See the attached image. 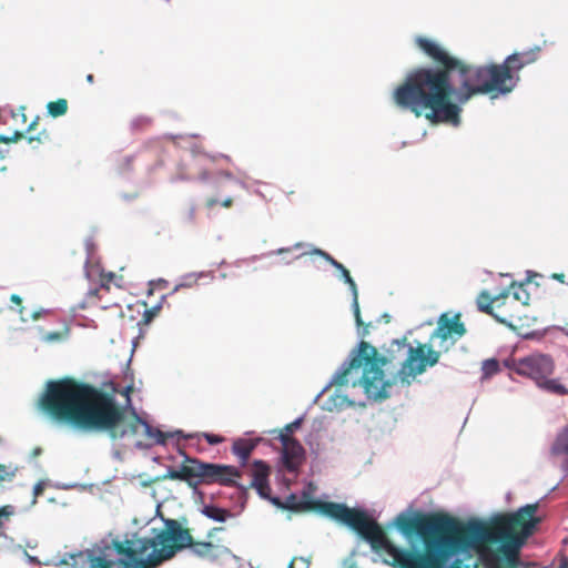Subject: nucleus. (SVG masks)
<instances>
[{
	"mask_svg": "<svg viewBox=\"0 0 568 568\" xmlns=\"http://www.w3.org/2000/svg\"><path fill=\"white\" fill-rule=\"evenodd\" d=\"M305 508L347 526L368 541L373 550L387 552L392 560L385 562L394 568H468L462 559H455L449 567L446 562L454 555L485 546H497L486 557L487 568H517L521 547L542 520L537 516L538 503L497 515L486 524L464 525L443 513H416L413 517L400 513L394 524L403 535L422 538L425 550L418 551L393 545L382 526L365 510L323 500L310 501Z\"/></svg>",
	"mask_w": 568,
	"mask_h": 568,
	"instance_id": "nucleus-1",
	"label": "nucleus"
},
{
	"mask_svg": "<svg viewBox=\"0 0 568 568\" xmlns=\"http://www.w3.org/2000/svg\"><path fill=\"white\" fill-rule=\"evenodd\" d=\"M417 47L436 64L418 67L407 73L394 90L392 98L400 110L416 118L425 116L432 123H460L462 105L473 97L510 93L515 79L501 64H467L453 57L436 41L417 37Z\"/></svg>",
	"mask_w": 568,
	"mask_h": 568,
	"instance_id": "nucleus-2",
	"label": "nucleus"
},
{
	"mask_svg": "<svg viewBox=\"0 0 568 568\" xmlns=\"http://www.w3.org/2000/svg\"><path fill=\"white\" fill-rule=\"evenodd\" d=\"M190 548L205 559H216L227 548L220 542L195 541L189 528L176 519H166L164 527L153 537L112 540L85 551L70 555L74 568H156L179 551Z\"/></svg>",
	"mask_w": 568,
	"mask_h": 568,
	"instance_id": "nucleus-3",
	"label": "nucleus"
},
{
	"mask_svg": "<svg viewBox=\"0 0 568 568\" xmlns=\"http://www.w3.org/2000/svg\"><path fill=\"white\" fill-rule=\"evenodd\" d=\"M404 355L406 358L402 363L398 375L403 382H406L409 377L424 373L428 366L436 365L440 351H434L424 344L413 347L404 337L392 341L387 355L382 356L376 347L361 341L357 348L353 351L349 362L335 374L333 384L344 386L351 383L353 387H363L371 399H385L389 396L387 389L392 383L385 379L383 366Z\"/></svg>",
	"mask_w": 568,
	"mask_h": 568,
	"instance_id": "nucleus-4",
	"label": "nucleus"
},
{
	"mask_svg": "<svg viewBox=\"0 0 568 568\" xmlns=\"http://www.w3.org/2000/svg\"><path fill=\"white\" fill-rule=\"evenodd\" d=\"M39 407L52 419L81 429L105 432L110 437L123 434L116 430L122 413L114 396L71 377L49 382Z\"/></svg>",
	"mask_w": 568,
	"mask_h": 568,
	"instance_id": "nucleus-5",
	"label": "nucleus"
},
{
	"mask_svg": "<svg viewBox=\"0 0 568 568\" xmlns=\"http://www.w3.org/2000/svg\"><path fill=\"white\" fill-rule=\"evenodd\" d=\"M164 477L185 481L192 487L199 484L240 487L237 480L242 477V471L232 465L205 463L197 458L185 456L180 467L169 468Z\"/></svg>",
	"mask_w": 568,
	"mask_h": 568,
	"instance_id": "nucleus-6",
	"label": "nucleus"
},
{
	"mask_svg": "<svg viewBox=\"0 0 568 568\" xmlns=\"http://www.w3.org/2000/svg\"><path fill=\"white\" fill-rule=\"evenodd\" d=\"M506 366L516 374L532 379L538 387L548 393L568 394V389L558 379L550 378L555 363L549 355L532 353L521 358H511L506 362Z\"/></svg>",
	"mask_w": 568,
	"mask_h": 568,
	"instance_id": "nucleus-7",
	"label": "nucleus"
},
{
	"mask_svg": "<svg viewBox=\"0 0 568 568\" xmlns=\"http://www.w3.org/2000/svg\"><path fill=\"white\" fill-rule=\"evenodd\" d=\"M476 304L480 312L493 316L504 325L513 326L514 321L519 320L517 314L508 311V307L513 305L509 302V292L493 297L487 291H483L477 296Z\"/></svg>",
	"mask_w": 568,
	"mask_h": 568,
	"instance_id": "nucleus-8",
	"label": "nucleus"
},
{
	"mask_svg": "<svg viewBox=\"0 0 568 568\" xmlns=\"http://www.w3.org/2000/svg\"><path fill=\"white\" fill-rule=\"evenodd\" d=\"M467 329L465 324L460 321V314L449 315L444 313L439 316L437 327L432 333V339H439V348L443 352L449 351V348L460 339Z\"/></svg>",
	"mask_w": 568,
	"mask_h": 568,
	"instance_id": "nucleus-9",
	"label": "nucleus"
},
{
	"mask_svg": "<svg viewBox=\"0 0 568 568\" xmlns=\"http://www.w3.org/2000/svg\"><path fill=\"white\" fill-rule=\"evenodd\" d=\"M122 417L118 424L119 432H123L121 436L111 437L112 439H119L123 438L128 434L135 435L139 433V428H143V433L146 436L148 439L152 440L153 444H165L166 438L169 436H172L171 434H165L161 432L158 428H154L151 426L148 422L143 420L141 417H139L136 414H134V418L129 424H125V413L124 409L121 407Z\"/></svg>",
	"mask_w": 568,
	"mask_h": 568,
	"instance_id": "nucleus-10",
	"label": "nucleus"
},
{
	"mask_svg": "<svg viewBox=\"0 0 568 568\" xmlns=\"http://www.w3.org/2000/svg\"><path fill=\"white\" fill-rule=\"evenodd\" d=\"M540 51L541 48L536 45L521 52H515L508 55L505 61L500 63L501 67L507 69L508 74L515 79V87L520 79L518 72L526 65L535 63L539 59Z\"/></svg>",
	"mask_w": 568,
	"mask_h": 568,
	"instance_id": "nucleus-11",
	"label": "nucleus"
},
{
	"mask_svg": "<svg viewBox=\"0 0 568 568\" xmlns=\"http://www.w3.org/2000/svg\"><path fill=\"white\" fill-rule=\"evenodd\" d=\"M282 443V462L288 471H295L305 459V450L302 444L295 438L284 437Z\"/></svg>",
	"mask_w": 568,
	"mask_h": 568,
	"instance_id": "nucleus-12",
	"label": "nucleus"
},
{
	"mask_svg": "<svg viewBox=\"0 0 568 568\" xmlns=\"http://www.w3.org/2000/svg\"><path fill=\"white\" fill-rule=\"evenodd\" d=\"M262 442V438H236L233 442L231 452L237 457L240 466H246L253 450Z\"/></svg>",
	"mask_w": 568,
	"mask_h": 568,
	"instance_id": "nucleus-13",
	"label": "nucleus"
},
{
	"mask_svg": "<svg viewBox=\"0 0 568 568\" xmlns=\"http://www.w3.org/2000/svg\"><path fill=\"white\" fill-rule=\"evenodd\" d=\"M270 466L263 460H254L251 468L252 481L250 486L268 480Z\"/></svg>",
	"mask_w": 568,
	"mask_h": 568,
	"instance_id": "nucleus-14",
	"label": "nucleus"
},
{
	"mask_svg": "<svg viewBox=\"0 0 568 568\" xmlns=\"http://www.w3.org/2000/svg\"><path fill=\"white\" fill-rule=\"evenodd\" d=\"M342 277L344 278L345 283L348 284V286H349V288L352 290V293H353V310H354V316H355L356 324L358 326H363L364 323H363L362 317H361V311H359V304H358V293H357L356 283L352 278L348 270H345L342 273Z\"/></svg>",
	"mask_w": 568,
	"mask_h": 568,
	"instance_id": "nucleus-15",
	"label": "nucleus"
},
{
	"mask_svg": "<svg viewBox=\"0 0 568 568\" xmlns=\"http://www.w3.org/2000/svg\"><path fill=\"white\" fill-rule=\"evenodd\" d=\"M202 514L219 523H224L226 519L233 517V514L229 509L221 508L215 505H204Z\"/></svg>",
	"mask_w": 568,
	"mask_h": 568,
	"instance_id": "nucleus-16",
	"label": "nucleus"
},
{
	"mask_svg": "<svg viewBox=\"0 0 568 568\" xmlns=\"http://www.w3.org/2000/svg\"><path fill=\"white\" fill-rule=\"evenodd\" d=\"M47 110L52 118L62 116L68 111V101L63 98L58 99L55 101H50L47 104Z\"/></svg>",
	"mask_w": 568,
	"mask_h": 568,
	"instance_id": "nucleus-17",
	"label": "nucleus"
},
{
	"mask_svg": "<svg viewBox=\"0 0 568 568\" xmlns=\"http://www.w3.org/2000/svg\"><path fill=\"white\" fill-rule=\"evenodd\" d=\"M554 454H568V429H565L552 446Z\"/></svg>",
	"mask_w": 568,
	"mask_h": 568,
	"instance_id": "nucleus-18",
	"label": "nucleus"
},
{
	"mask_svg": "<svg viewBox=\"0 0 568 568\" xmlns=\"http://www.w3.org/2000/svg\"><path fill=\"white\" fill-rule=\"evenodd\" d=\"M302 419L298 418L290 424H287L283 429L278 433V438L282 440L284 437L294 438L292 434L301 427Z\"/></svg>",
	"mask_w": 568,
	"mask_h": 568,
	"instance_id": "nucleus-19",
	"label": "nucleus"
},
{
	"mask_svg": "<svg viewBox=\"0 0 568 568\" xmlns=\"http://www.w3.org/2000/svg\"><path fill=\"white\" fill-rule=\"evenodd\" d=\"M193 437H203L210 445H219L225 440V438L221 435L216 434H210V433H201L196 434L195 436L189 435L187 438Z\"/></svg>",
	"mask_w": 568,
	"mask_h": 568,
	"instance_id": "nucleus-20",
	"label": "nucleus"
},
{
	"mask_svg": "<svg viewBox=\"0 0 568 568\" xmlns=\"http://www.w3.org/2000/svg\"><path fill=\"white\" fill-rule=\"evenodd\" d=\"M143 306L145 307V310H144V313L142 316V323L149 324L159 314L161 306L155 305V306L148 308L145 303H143Z\"/></svg>",
	"mask_w": 568,
	"mask_h": 568,
	"instance_id": "nucleus-21",
	"label": "nucleus"
},
{
	"mask_svg": "<svg viewBox=\"0 0 568 568\" xmlns=\"http://www.w3.org/2000/svg\"><path fill=\"white\" fill-rule=\"evenodd\" d=\"M251 487L255 488L261 497H263L265 499H271L270 495H271V490L272 489H271V486L268 484V480L255 484V485H253Z\"/></svg>",
	"mask_w": 568,
	"mask_h": 568,
	"instance_id": "nucleus-22",
	"label": "nucleus"
},
{
	"mask_svg": "<svg viewBox=\"0 0 568 568\" xmlns=\"http://www.w3.org/2000/svg\"><path fill=\"white\" fill-rule=\"evenodd\" d=\"M483 369L486 375H493L499 371V363L495 358L486 359L483 363Z\"/></svg>",
	"mask_w": 568,
	"mask_h": 568,
	"instance_id": "nucleus-23",
	"label": "nucleus"
},
{
	"mask_svg": "<svg viewBox=\"0 0 568 568\" xmlns=\"http://www.w3.org/2000/svg\"><path fill=\"white\" fill-rule=\"evenodd\" d=\"M510 287H511L513 290H515V291H514V293H513V294H514V301H510V302L513 303V305L508 307V311H509V312H513L514 306H517L516 301H520V298H521V294H520V293L525 294V295H526V297H528V294H527V293H526V291L524 290L523 285H515V284H511V286H510Z\"/></svg>",
	"mask_w": 568,
	"mask_h": 568,
	"instance_id": "nucleus-24",
	"label": "nucleus"
},
{
	"mask_svg": "<svg viewBox=\"0 0 568 568\" xmlns=\"http://www.w3.org/2000/svg\"><path fill=\"white\" fill-rule=\"evenodd\" d=\"M115 277H116V275L114 273H112V272L102 273L101 277H100V282H101L100 287L102 290L109 291L110 290V284L112 282H114Z\"/></svg>",
	"mask_w": 568,
	"mask_h": 568,
	"instance_id": "nucleus-25",
	"label": "nucleus"
},
{
	"mask_svg": "<svg viewBox=\"0 0 568 568\" xmlns=\"http://www.w3.org/2000/svg\"><path fill=\"white\" fill-rule=\"evenodd\" d=\"M49 140V133L45 131L40 132L38 135H29L28 141L29 143H33L34 141L38 143H43Z\"/></svg>",
	"mask_w": 568,
	"mask_h": 568,
	"instance_id": "nucleus-26",
	"label": "nucleus"
},
{
	"mask_svg": "<svg viewBox=\"0 0 568 568\" xmlns=\"http://www.w3.org/2000/svg\"><path fill=\"white\" fill-rule=\"evenodd\" d=\"M315 253L322 256L325 261H327L332 266L336 267L338 261H336L332 255L328 253L322 251V250H315Z\"/></svg>",
	"mask_w": 568,
	"mask_h": 568,
	"instance_id": "nucleus-27",
	"label": "nucleus"
},
{
	"mask_svg": "<svg viewBox=\"0 0 568 568\" xmlns=\"http://www.w3.org/2000/svg\"><path fill=\"white\" fill-rule=\"evenodd\" d=\"M13 476L14 473L7 471L6 466L0 464V483L4 480H11Z\"/></svg>",
	"mask_w": 568,
	"mask_h": 568,
	"instance_id": "nucleus-28",
	"label": "nucleus"
},
{
	"mask_svg": "<svg viewBox=\"0 0 568 568\" xmlns=\"http://www.w3.org/2000/svg\"><path fill=\"white\" fill-rule=\"evenodd\" d=\"M185 220L191 223L194 222V220H195V207L194 206H190L187 209V211L185 212Z\"/></svg>",
	"mask_w": 568,
	"mask_h": 568,
	"instance_id": "nucleus-29",
	"label": "nucleus"
},
{
	"mask_svg": "<svg viewBox=\"0 0 568 568\" xmlns=\"http://www.w3.org/2000/svg\"><path fill=\"white\" fill-rule=\"evenodd\" d=\"M202 162H203V159L193 158L192 161L190 162V168L201 170L203 168Z\"/></svg>",
	"mask_w": 568,
	"mask_h": 568,
	"instance_id": "nucleus-30",
	"label": "nucleus"
},
{
	"mask_svg": "<svg viewBox=\"0 0 568 568\" xmlns=\"http://www.w3.org/2000/svg\"><path fill=\"white\" fill-rule=\"evenodd\" d=\"M22 138H24V134L22 132L16 131L13 133V135L8 136V140H9V143H12V142L20 141Z\"/></svg>",
	"mask_w": 568,
	"mask_h": 568,
	"instance_id": "nucleus-31",
	"label": "nucleus"
},
{
	"mask_svg": "<svg viewBox=\"0 0 568 568\" xmlns=\"http://www.w3.org/2000/svg\"><path fill=\"white\" fill-rule=\"evenodd\" d=\"M60 338H61V333H59V332L50 333L45 336V341H49V342L59 341Z\"/></svg>",
	"mask_w": 568,
	"mask_h": 568,
	"instance_id": "nucleus-32",
	"label": "nucleus"
},
{
	"mask_svg": "<svg viewBox=\"0 0 568 568\" xmlns=\"http://www.w3.org/2000/svg\"><path fill=\"white\" fill-rule=\"evenodd\" d=\"M223 530H224V528H223V527H214V528H212V529L207 532V538H209V539H213V538L215 537L216 532H219V531H223Z\"/></svg>",
	"mask_w": 568,
	"mask_h": 568,
	"instance_id": "nucleus-33",
	"label": "nucleus"
},
{
	"mask_svg": "<svg viewBox=\"0 0 568 568\" xmlns=\"http://www.w3.org/2000/svg\"><path fill=\"white\" fill-rule=\"evenodd\" d=\"M565 277H566V276H565V274H564V273H552V274L550 275V278L556 280V281H558V282H560V283H565Z\"/></svg>",
	"mask_w": 568,
	"mask_h": 568,
	"instance_id": "nucleus-34",
	"label": "nucleus"
},
{
	"mask_svg": "<svg viewBox=\"0 0 568 568\" xmlns=\"http://www.w3.org/2000/svg\"><path fill=\"white\" fill-rule=\"evenodd\" d=\"M221 205H222L223 207H226V209L231 207V206L233 205V199H232L231 196H229V197L224 199V200L221 202Z\"/></svg>",
	"mask_w": 568,
	"mask_h": 568,
	"instance_id": "nucleus-35",
	"label": "nucleus"
},
{
	"mask_svg": "<svg viewBox=\"0 0 568 568\" xmlns=\"http://www.w3.org/2000/svg\"><path fill=\"white\" fill-rule=\"evenodd\" d=\"M61 566H62V568H74V567H75V566H74V560H73V559H71V561H69V560H67V559H63V560L61 561Z\"/></svg>",
	"mask_w": 568,
	"mask_h": 568,
	"instance_id": "nucleus-36",
	"label": "nucleus"
},
{
	"mask_svg": "<svg viewBox=\"0 0 568 568\" xmlns=\"http://www.w3.org/2000/svg\"><path fill=\"white\" fill-rule=\"evenodd\" d=\"M217 203H219V202H217V200H216V199H214V197H210V199H207V200H206L205 205H206V207H207V209H212V207H214Z\"/></svg>",
	"mask_w": 568,
	"mask_h": 568,
	"instance_id": "nucleus-37",
	"label": "nucleus"
},
{
	"mask_svg": "<svg viewBox=\"0 0 568 568\" xmlns=\"http://www.w3.org/2000/svg\"><path fill=\"white\" fill-rule=\"evenodd\" d=\"M10 301L12 303H14L16 305H18V306H21V304H22L21 297L19 295H17V294H12L11 297H10Z\"/></svg>",
	"mask_w": 568,
	"mask_h": 568,
	"instance_id": "nucleus-38",
	"label": "nucleus"
},
{
	"mask_svg": "<svg viewBox=\"0 0 568 568\" xmlns=\"http://www.w3.org/2000/svg\"><path fill=\"white\" fill-rule=\"evenodd\" d=\"M191 178H197V179H201V180H206L207 179V173L205 171H199L197 174H192Z\"/></svg>",
	"mask_w": 568,
	"mask_h": 568,
	"instance_id": "nucleus-39",
	"label": "nucleus"
},
{
	"mask_svg": "<svg viewBox=\"0 0 568 568\" xmlns=\"http://www.w3.org/2000/svg\"><path fill=\"white\" fill-rule=\"evenodd\" d=\"M295 500V496L294 495H291L290 498L287 499V505H286V508L288 509H294L296 508V506L292 503Z\"/></svg>",
	"mask_w": 568,
	"mask_h": 568,
	"instance_id": "nucleus-40",
	"label": "nucleus"
},
{
	"mask_svg": "<svg viewBox=\"0 0 568 568\" xmlns=\"http://www.w3.org/2000/svg\"><path fill=\"white\" fill-rule=\"evenodd\" d=\"M371 324H366L364 329L362 331L361 335L362 337H365L368 335V327H369Z\"/></svg>",
	"mask_w": 568,
	"mask_h": 568,
	"instance_id": "nucleus-41",
	"label": "nucleus"
},
{
	"mask_svg": "<svg viewBox=\"0 0 568 568\" xmlns=\"http://www.w3.org/2000/svg\"><path fill=\"white\" fill-rule=\"evenodd\" d=\"M335 268H336V270H338V271L341 272V274H342L345 270H347V268H346L342 263H339V262L337 263V265H336V267H335Z\"/></svg>",
	"mask_w": 568,
	"mask_h": 568,
	"instance_id": "nucleus-42",
	"label": "nucleus"
},
{
	"mask_svg": "<svg viewBox=\"0 0 568 568\" xmlns=\"http://www.w3.org/2000/svg\"><path fill=\"white\" fill-rule=\"evenodd\" d=\"M0 143H6V144H8V143H9L8 136H6V135H1V134H0Z\"/></svg>",
	"mask_w": 568,
	"mask_h": 568,
	"instance_id": "nucleus-43",
	"label": "nucleus"
},
{
	"mask_svg": "<svg viewBox=\"0 0 568 568\" xmlns=\"http://www.w3.org/2000/svg\"><path fill=\"white\" fill-rule=\"evenodd\" d=\"M37 125V121H33L32 123L29 124L28 126V132H31Z\"/></svg>",
	"mask_w": 568,
	"mask_h": 568,
	"instance_id": "nucleus-44",
	"label": "nucleus"
},
{
	"mask_svg": "<svg viewBox=\"0 0 568 568\" xmlns=\"http://www.w3.org/2000/svg\"><path fill=\"white\" fill-rule=\"evenodd\" d=\"M18 312H19L22 321H26V318H24V308L21 306Z\"/></svg>",
	"mask_w": 568,
	"mask_h": 568,
	"instance_id": "nucleus-45",
	"label": "nucleus"
},
{
	"mask_svg": "<svg viewBox=\"0 0 568 568\" xmlns=\"http://www.w3.org/2000/svg\"><path fill=\"white\" fill-rule=\"evenodd\" d=\"M87 81H88L89 83H93V82H94V77H93V74H88V75H87Z\"/></svg>",
	"mask_w": 568,
	"mask_h": 568,
	"instance_id": "nucleus-46",
	"label": "nucleus"
},
{
	"mask_svg": "<svg viewBox=\"0 0 568 568\" xmlns=\"http://www.w3.org/2000/svg\"><path fill=\"white\" fill-rule=\"evenodd\" d=\"M40 317V313L36 312L32 314L33 320H38Z\"/></svg>",
	"mask_w": 568,
	"mask_h": 568,
	"instance_id": "nucleus-47",
	"label": "nucleus"
},
{
	"mask_svg": "<svg viewBox=\"0 0 568 568\" xmlns=\"http://www.w3.org/2000/svg\"><path fill=\"white\" fill-rule=\"evenodd\" d=\"M288 251H290V248H280V250L277 251V253H278V254H282V253H284V252H288Z\"/></svg>",
	"mask_w": 568,
	"mask_h": 568,
	"instance_id": "nucleus-48",
	"label": "nucleus"
},
{
	"mask_svg": "<svg viewBox=\"0 0 568 568\" xmlns=\"http://www.w3.org/2000/svg\"><path fill=\"white\" fill-rule=\"evenodd\" d=\"M296 558H293L288 565V568H294V562H295Z\"/></svg>",
	"mask_w": 568,
	"mask_h": 568,
	"instance_id": "nucleus-49",
	"label": "nucleus"
},
{
	"mask_svg": "<svg viewBox=\"0 0 568 568\" xmlns=\"http://www.w3.org/2000/svg\"><path fill=\"white\" fill-rule=\"evenodd\" d=\"M174 435L180 436V435H182V432H181V430H178V432H175V433H174Z\"/></svg>",
	"mask_w": 568,
	"mask_h": 568,
	"instance_id": "nucleus-50",
	"label": "nucleus"
},
{
	"mask_svg": "<svg viewBox=\"0 0 568 568\" xmlns=\"http://www.w3.org/2000/svg\"><path fill=\"white\" fill-rule=\"evenodd\" d=\"M98 293V290H94V291H91V294H97Z\"/></svg>",
	"mask_w": 568,
	"mask_h": 568,
	"instance_id": "nucleus-51",
	"label": "nucleus"
}]
</instances>
